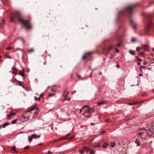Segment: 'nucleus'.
<instances>
[{"label":"nucleus","instance_id":"50","mask_svg":"<svg viewBox=\"0 0 154 154\" xmlns=\"http://www.w3.org/2000/svg\"><path fill=\"white\" fill-rule=\"evenodd\" d=\"M54 95V94H50L49 95V97H51Z\"/></svg>","mask_w":154,"mask_h":154},{"label":"nucleus","instance_id":"16","mask_svg":"<svg viewBox=\"0 0 154 154\" xmlns=\"http://www.w3.org/2000/svg\"><path fill=\"white\" fill-rule=\"evenodd\" d=\"M149 46L148 45H143L142 46V47L144 49L147 50V48Z\"/></svg>","mask_w":154,"mask_h":154},{"label":"nucleus","instance_id":"51","mask_svg":"<svg viewBox=\"0 0 154 154\" xmlns=\"http://www.w3.org/2000/svg\"><path fill=\"white\" fill-rule=\"evenodd\" d=\"M121 44L120 43H119L117 44V45L118 47H119L120 46Z\"/></svg>","mask_w":154,"mask_h":154},{"label":"nucleus","instance_id":"12","mask_svg":"<svg viewBox=\"0 0 154 154\" xmlns=\"http://www.w3.org/2000/svg\"><path fill=\"white\" fill-rule=\"evenodd\" d=\"M31 136L32 137V138H39L40 137V135H39L38 136H37L36 134H33L31 135Z\"/></svg>","mask_w":154,"mask_h":154},{"label":"nucleus","instance_id":"45","mask_svg":"<svg viewBox=\"0 0 154 154\" xmlns=\"http://www.w3.org/2000/svg\"><path fill=\"white\" fill-rule=\"evenodd\" d=\"M136 49L137 51H139L140 49V48L139 47H137L136 48Z\"/></svg>","mask_w":154,"mask_h":154},{"label":"nucleus","instance_id":"32","mask_svg":"<svg viewBox=\"0 0 154 154\" xmlns=\"http://www.w3.org/2000/svg\"><path fill=\"white\" fill-rule=\"evenodd\" d=\"M137 103V102H133L129 103L128 104L129 105H134L135 104Z\"/></svg>","mask_w":154,"mask_h":154},{"label":"nucleus","instance_id":"36","mask_svg":"<svg viewBox=\"0 0 154 154\" xmlns=\"http://www.w3.org/2000/svg\"><path fill=\"white\" fill-rule=\"evenodd\" d=\"M15 149L16 147H15V146H14L12 148V149L15 152H17V151L15 150Z\"/></svg>","mask_w":154,"mask_h":154},{"label":"nucleus","instance_id":"29","mask_svg":"<svg viewBox=\"0 0 154 154\" xmlns=\"http://www.w3.org/2000/svg\"><path fill=\"white\" fill-rule=\"evenodd\" d=\"M145 132H142L141 133H138L137 134L138 135H139L140 136H141L144 133H145Z\"/></svg>","mask_w":154,"mask_h":154},{"label":"nucleus","instance_id":"27","mask_svg":"<svg viewBox=\"0 0 154 154\" xmlns=\"http://www.w3.org/2000/svg\"><path fill=\"white\" fill-rule=\"evenodd\" d=\"M105 133V131L104 130H102L100 132V135H102L104 134Z\"/></svg>","mask_w":154,"mask_h":154},{"label":"nucleus","instance_id":"58","mask_svg":"<svg viewBox=\"0 0 154 154\" xmlns=\"http://www.w3.org/2000/svg\"><path fill=\"white\" fill-rule=\"evenodd\" d=\"M99 74H100V75H102V73H101V72H99Z\"/></svg>","mask_w":154,"mask_h":154},{"label":"nucleus","instance_id":"48","mask_svg":"<svg viewBox=\"0 0 154 154\" xmlns=\"http://www.w3.org/2000/svg\"><path fill=\"white\" fill-rule=\"evenodd\" d=\"M116 66L117 68H119V64L117 63V65H116Z\"/></svg>","mask_w":154,"mask_h":154},{"label":"nucleus","instance_id":"54","mask_svg":"<svg viewBox=\"0 0 154 154\" xmlns=\"http://www.w3.org/2000/svg\"><path fill=\"white\" fill-rule=\"evenodd\" d=\"M115 49L116 50V51L117 52H119V50L118 49H117L116 48H115Z\"/></svg>","mask_w":154,"mask_h":154},{"label":"nucleus","instance_id":"18","mask_svg":"<svg viewBox=\"0 0 154 154\" xmlns=\"http://www.w3.org/2000/svg\"><path fill=\"white\" fill-rule=\"evenodd\" d=\"M36 106H37V105H35V106H32V108L31 109L29 110V111H27V112H30L32 110H33L35 108V107Z\"/></svg>","mask_w":154,"mask_h":154},{"label":"nucleus","instance_id":"21","mask_svg":"<svg viewBox=\"0 0 154 154\" xmlns=\"http://www.w3.org/2000/svg\"><path fill=\"white\" fill-rule=\"evenodd\" d=\"M137 41V39L136 38L133 37L131 38V42L134 43L136 42Z\"/></svg>","mask_w":154,"mask_h":154},{"label":"nucleus","instance_id":"11","mask_svg":"<svg viewBox=\"0 0 154 154\" xmlns=\"http://www.w3.org/2000/svg\"><path fill=\"white\" fill-rule=\"evenodd\" d=\"M69 92L67 91H65L64 92L63 96L64 98H66Z\"/></svg>","mask_w":154,"mask_h":154},{"label":"nucleus","instance_id":"57","mask_svg":"<svg viewBox=\"0 0 154 154\" xmlns=\"http://www.w3.org/2000/svg\"><path fill=\"white\" fill-rule=\"evenodd\" d=\"M65 100H66V98H64V99L62 100V101L63 102Z\"/></svg>","mask_w":154,"mask_h":154},{"label":"nucleus","instance_id":"13","mask_svg":"<svg viewBox=\"0 0 154 154\" xmlns=\"http://www.w3.org/2000/svg\"><path fill=\"white\" fill-rule=\"evenodd\" d=\"M140 141L139 140L136 139L135 141V143L137 144V146H140Z\"/></svg>","mask_w":154,"mask_h":154},{"label":"nucleus","instance_id":"28","mask_svg":"<svg viewBox=\"0 0 154 154\" xmlns=\"http://www.w3.org/2000/svg\"><path fill=\"white\" fill-rule=\"evenodd\" d=\"M29 142H31L32 140V137L31 136L30 137L29 136Z\"/></svg>","mask_w":154,"mask_h":154},{"label":"nucleus","instance_id":"46","mask_svg":"<svg viewBox=\"0 0 154 154\" xmlns=\"http://www.w3.org/2000/svg\"><path fill=\"white\" fill-rule=\"evenodd\" d=\"M10 114L11 116H14L16 114L14 113H11Z\"/></svg>","mask_w":154,"mask_h":154},{"label":"nucleus","instance_id":"9","mask_svg":"<svg viewBox=\"0 0 154 154\" xmlns=\"http://www.w3.org/2000/svg\"><path fill=\"white\" fill-rule=\"evenodd\" d=\"M114 48V46L113 45H110L109 47L106 49H103L104 53H105V51H107L108 52H109V51L112 50L113 48Z\"/></svg>","mask_w":154,"mask_h":154},{"label":"nucleus","instance_id":"26","mask_svg":"<svg viewBox=\"0 0 154 154\" xmlns=\"http://www.w3.org/2000/svg\"><path fill=\"white\" fill-rule=\"evenodd\" d=\"M20 75L23 77L24 76V72H19Z\"/></svg>","mask_w":154,"mask_h":154},{"label":"nucleus","instance_id":"15","mask_svg":"<svg viewBox=\"0 0 154 154\" xmlns=\"http://www.w3.org/2000/svg\"><path fill=\"white\" fill-rule=\"evenodd\" d=\"M106 103V101L105 100H103L102 101H100L98 102V105L100 106L101 105H103L105 104Z\"/></svg>","mask_w":154,"mask_h":154},{"label":"nucleus","instance_id":"62","mask_svg":"<svg viewBox=\"0 0 154 154\" xmlns=\"http://www.w3.org/2000/svg\"><path fill=\"white\" fill-rule=\"evenodd\" d=\"M113 57V56H112V57H110V58H112Z\"/></svg>","mask_w":154,"mask_h":154},{"label":"nucleus","instance_id":"37","mask_svg":"<svg viewBox=\"0 0 154 154\" xmlns=\"http://www.w3.org/2000/svg\"><path fill=\"white\" fill-rule=\"evenodd\" d=\"M145 68V67L144 66H141L140 67V71L142 72V70H141L142 68Z\"/></svg>","mask_w":154,"mask_h":154},{"label":"nucleus","instance_id":"31","mask_svg":"<svg viewBox=\"0 0 154 154\" xmlns=\"http://www.w3.org/2000/svg\"><path fill=\"white\" fill-rule=\"evenodd\" d=\"M17 121V119H14L11 122L12 124H15Z\"/></svg>","mask_w":154,"mask_h":154},{"label":"nucleus","instance_id":"53","mask_svg":"<svg viewBox=\"0 0 154 154\" xmlns=\"http://www.w3.org/2000/svg\"><path fill=\"white\" fill-rule=\"evenodd\" d=\"M11 116H10L9 115H7V117H8V118H10L11 117Z\"/></svg>","mask_w":154,"mask_h":154},{"label":"nucleus","instance_id":"6","mask_svg":"<svg viewBox=\"0 0 154 154\" xmlns=\"http://www.w3.org/2000/svg\"><path fill=\"white\" fill-rule=\"evenodd\" d=\"M92 53V52H90L86 53L82 57V59L84 60H87L90 57L91 54Z\"/></svg>","mask_w":154,"mask_h":154},{"label":"nucleus","instance_id":"44","mask_svg":"<svg viewBox=\"0 0 154 154\" xmlns=\"http://www.w3.org/2000/svg\"><path fill=\"white\" fill-rule=\"evenodd\" d=\"M140 55H142L143 56L144 54V53L143 52H140Z\"/></svg>","mask_w":154,"mask_h":154},{"label":"nucleus","instance_id":"56","mask_svg":"<svg viewBox=\"0 0 154 154\" xmlns=\"http://www.w3.org/2000/svg\"><path fill=\"white\" fill-rule=\"evenodd\" d=\"M51 153V151H49L48 152V154H50Z\"/></svg>","mask_w":154,"mask_h":154},{"label":"nucleus","instance_id":"33","mask_svg":"<svg viewBox=\"0 0 154 154\" xmlns=\"http://www.w3.org/2000/svg\"><path fill=\"white\" fill-rule=\"evenodd\" d=\"M12 69L13 71V73L14 72V71H17V69L15 67H14L12 68Z\"/></svg>","mask_w":154,"mask_h":154},{"label":"nucleus","instance_id":"10","mask_svg":"<svg viewBox=\"0 0 154 154\" xmlns=\"http://www.w3.org/2000/svg\"><path fill=\"white\" fill-rule=\"evenodd\" d=\"M140 130H143L144 131H145V132L146 133L147 135H149L150 136L152 135V134H150L151 132H150V131H149V129H148V130H146L144 128H141Z\"/></svg>","mask_w":154,"mask_h":154},{"label":"nucleus","instance_id":"42","mask_svg":"<svg viewBox=\"0 0 154 154\" xmlns=\"http://www.w3.org/2000/svg\"><path fill=\"white\" fill-rule=\"evenodd\" d=\"M44 95V94L43 93H42L40 95V96L39 97H40V98L41 97H43V95Z\"/></svg>","mask_w":154,"mask_h":154},{"label":"nucleus","instance_id":"64","mask_svg":"<svg viewBox=\"0 0 154 154\" xmlns=\"http://www.w3.org/2000/svg\"><path fill=\"white\" fill-rule=\"evenodd\" d=\"M93 123H91V125H93Z\"/></svg>","mask_w":154,"mask_h":154},{"label":"nucleus","instance_id":"40","mask_svg":"<svg viewBox=\"0 0 154 154\" xmlns=\"http://www.w3.org/2000/svg\"><path fill=\"white\" fill-rule=\"evenodd\" d=\"M153 3V2L152 1H151L150 2L149 5L147 6V7H149L150 5H152Z\"/></svg>","mask_w":154,"mask_h":154},{"label":"nucleus","instance_id":"3","mask_svg":"<svg viewBox=\"0 0 154 154\" xmlns=\"http://www.w3.org/2000/svg\"><path fill=\"white\" fill-rule=\"evenodd\" d=\"M136 4H132L128 5L125 9L121 10L119 12V14H124L125 13H128L129 15L132 14L136 6Z\"/></svg>","mask_w":154,"mask_h":154},{"label":"nucleus","instance_id":"39","mask_svg":"<svg viewBox=\"0 0 154 154\" xmlns=\"http://www.w3.org/2000/svg\"><path fill=\"white\" fill-rule=\"evenodd\" d=\"M95 146L96 147H100V146L99 144H97L95 145Z\"/></svg>","mask_w":154,"mask_h":154},{"label":"nucleus","instance_id":"47","mask_svg":"<svg viewBox=\"0 0 154 154\" xmlns=\"http://www.w3.org/2000/svg\"><path fill=\"white\" fill-rule=\"evenodd\" d=\"M147 63H148L147 62L145 61L143 63V64L144 65H146L147 64Z\"/></svg>","mask_w":154,"mask_h":154},{"label":"nucleus","instance_id":"20","mask_svg":"<svg viewBox=\"0 0 154 154\" xmlns=\"http://www.w3.org/2000/svg\"><path fill=\"white\" fill-rule=\"evenodd\" d=\"M6 58H8V59H11L12 58L11 57L10 55H9L8 54H4Z\"/></svg>","mask_w":154,"mask_h":154},{"label":"nucleus","instance_id":"35","mask_svg":"<svg viewBox=\"0 0 154 154\" xmlns=\"http://www.w3.org/2000/svg\"><path fill=\"white\" fill-rule=\"evenodd\" d=\"M35 100H39L40 99L39 97H37L35 96Z\"/></svg>","mask_w":154,"mask_h":154},{"label":"nucleus","instance_id":"1","mask_svg":"<svg viewBox=\"0 0 154 154\" xmlns=\"http://www.w3.org/2000/svg\"><path fill=\"white\" fill-rule=\"evenodd\" d=\"M10 18V21L13 22L14 19H17L18 21L24 26L27 29H31V27L29 20L23 19L22 15L18 12H16L14 15H12Z\"/></svg>","mask_w":154,"mask_h":154},{"label":"nucleus","instance_id":"34","mask_svg":"<svg viewBox=\"0 0 154 154\" xmlns=\"http://www.w3.org/2000/svg\"><path fill=\"white\" fill-rule=\"evenodd\" d=\"M19 40H20V41H21L22 42V43H23V45H24V43H25V42H24V40H23V39L22 38H20L19 39Z\"/></svg>","mask_w":154,"mask_h":154},{"label":"nucleus","instance_id":"61","mask_svg":"<svg viewBox=\"0 0 154 154\" xmlns=\"http://www.w3.org/2000/svg\"><path fill=\"white\" fill-rule=\"evenodd\" d=\"M139 75L140 76H141L142 75V74H140V75Z\"/></svg>","mask_w":154,"mask_h":154},{"label":"nucleus","instance_id":"7","mask_svg":"<svg viewBox=\"0 0 154 154\" xmlns=\"http://www.w3.org/2000/svg\"><path fill=\"white\" fill-rule=\"evenodd\" d=\"M83 149L84 150H86L87 152L90 151V154H95V150H92L90 148L87 146H85L83 148Z\"/></svg>","mask_w":154,"mask_h":154},{"label":"nucleus","instance_id":"60","mask_svg":"<svg viewBox=\"0 0 154 154\" xmlns=\"http://www.w3.org/2000/svg\"><path fill=\"white\" fill-rule=\"evenodd\" d=\"M84 109L85 110V111H86V110L87 109V107H86L85 108V109Z\"/></svg>","mask_w":154,"mask_h":154},{"label":"nucleus","instance_id":"19","mask_svg":"<svg viewBox=\"0 0 154 154\" xmlns=\"http://www.w3.org/2000/svg\"><path fill=\"white\" fill-rule=\"evenodd\" d=\"M9 124V122H6L2 125V126L3 128H5Z\"/></svg>","mask_w":154,"mask_h":154},{"label":"nucleus","instance_id":"52","mask_svg":"<svg viewBox=\"0 0 154 154\" xmlns=\"http://www.w3.org/2000/svg\"><path fill=\"white\" fill-rule=\"evenodd\" d=\"M11 47H8L7 48V49H8V50H9V49H11Z\"/></svg>","mask_w":154,"mask_h":154},{"label":"nucleus","instance_id":"2","mask_svg":"<svg viewBox=\"0 0 154 154\" xmlns=\"http://www.w3.org/2000/svg\"><path fill=\"white\" fill-rule=\"evenodd\" d=\"M146 20L145 23L146 29L144 31V33L147 35L149 28L152 26V21L151 16L150 14H147L146 16Z\"/></svg>","mask_w":154,"mask_h":154},{"label":"nucleus","instance_id":"24","mask_svg":"<svg viewBox=\"0 0 154 154\" xmlns=\"http://www.w3.org/2000/svg\"><path fill=\"white\" fill-rule=\"evenodd\" d=\"M111 147H114L115 146V143L114 142H111Z\"/></svg>","mask_w":154,"mask_h":154},{"label":"nucleus","instance_id":"14","mask_svg":"<svg viewBox=\"0 0 154 154\" xmlns=\"http://www.w3.org/2000/svg\"><path fill=\"white\" fill-rule=\"evenodd\" d=\"M108 143L107 142H105L103 145L102 147L103 148L106 149L108 147Z\"/></svg>","mask_w":154,"mask_h":154},{"label":"nucleus","instance_id":"25","mask_svg":"<svg viewBox=\"0 0 154 154\" xmlns=\"http://www.w3.org/2000/svg\"><path fill=\"white\" fill-rule=\"evenodd\" d=\"M149 130L150 131L151 133H153V131H154V128H151L149 129Z\"/></svg>","mask_w":154,"mask_h":154},{"label":"nucleus","instance_id":"49","mask_svg":"<svg viewBox=\"0 0 154 154\" xmlns=\"http://www.w3.org/2000/svg\"><path fill=\"white\" fill-rule=\"evenodd\" d=\"M70 100V98L69 97H68L67 98H66V100H67L68 101H69Z\"/></svg>","mask_w":154,"mask_h":154},{"label":"nucleus","instance_id":"5","mask_svg":"<svg viewBox=\"0 0 154 154\" xmlns=\"http://www.w3.org/2000/svg\"><path fill=\"white\" fill-rule=\"evenodd\" d=\"M70 135V134H68L67 135H66L65 136H64L62 138H60L59 139H56L54 140V143L56 142H58L60 140H64L66 139H69V140H71L74 138V136H73L70 137H69V138H66V137L69 136Z\"/></svg>","mask_w":154,"mask_h":154},{"label":"nucleus","instance_id":"55","mask_svg":"<svg viewBox=\"0 0 154 154\" xmlns=\"http://www.w3.org/2000/svg\"><path fill=\"white\" fill-rule=\"evenodd\" d=\"M78 77L79 78H81V76L80 75H78Z\"/></svg>","mask_w":154,"mask_h":154},{"label":"nucleus","instance_id":"22","mask_svg":"<svg viewBox=\"0 0 154 154\" xmlns=\"http://www.w3.org/2000/svg\"><path fill=\"white\" fill-rule=\"evenodd\" d=\"M129 53L131 55H135L134 51L130 50L129 51Z\"/></svg>","mask_w":154,"mask_h":154},{"label":"nucleus","instance_id":"8","mask_svg":"<svg viewBox=\"0 0 154 154\" xmlns=\"http://www.w3.org/2000/svg\"><path fill=\"white\" fill-rule=\"evenodd\" d=\"M130 22L132 27L134 29H135L136 28L137 25L135 21L133 20H131Z\"/></svg>","mask_w":154,"mask_h":154},{"label":"nucleus","instance_id":"43","mask_svg":"<svg viewBox=\"0 0 154 154\" xmlns=\"http://www.w3.org/2000/svg\"><path fill=\"white\" fill-rule=\"evenodd\" d=\"M29 146H26L24 148L25 149L27 150L29 149Z\"/></svg>","mask_w":154,"mask_h":154},{"label":"nucleus","instance_id":"59","mask_svg":"<svg viewBox=\"0 0 154 154\" xmlns=\"http://www.w3.org/2000/svg\"><path fill=\"white\" fill-rule=\"evenodd\" d=\"M137 64L138 65H140V63H138Z\"/></svg>","mask_w":154,"mask_h":154},{"label":"nucleus","instance_id":"41","mask_svg":"<svg viewBox=\"0 0 154 154\" xmlns=\"http://www.w3.org/2000/svg\"><path fill=\"white\" fill-rule=\"evenodd\" d=\"M84 149L83 150H80L79 151V152H80V154H83V152H84Z\"/></svg>","mask_w":154,"mask_h":154},{"label":"nucleus","instance_id":"38","mask_svg":"<svg viewBox=\"0 0 154 154\" xmlns=\"http://www.w3.org/2000/svg\"><path fill=\"white\" fill-rule=\"evenodd\" d=\"M22 83L21 82L19 81L18 82V84L19 86H21L22 85Z\"/></svg>","mask_w":154,"mask_h":154},{"label":"nucleus","instance_id":"4","mask_svg":"<svg viewBox=\"0 0 154 154\" xmlns=\"http://www.w3.org/2000/svg\"><path fill=\"white\" fill-rule=\"evenodd\" d=\"M86 107L87 108V109L86 110V111H85L84 112V115H85L86 113H91V112L93 110V109L91 108L89 106L87 105L85 106L82 109H80V112L81 113L82 110H83L84 109H85Z\"/></svg>","mask_w":154,"mask_h":154},{"label":"nucleus","instance_id":"30","mask_svg":"<svg viewBox=\"0 0 154 154\" xmlns=\"http://www.w3.org/2000/svg\"><path fill=\"white\" fill-rule=\"evenodd\" d=\"M135 58L137 59V60L138 61H140L141 60L140 58L138 57L137 56H135Z\"/></svg>","mask_w":154,"mask_h":154},{"label":"nucleus","instance_id":"23","mask_svg":"<svg viewBox=\"0 0 154 154\" xmlns=\"http://www.w3.org/2000/svg\"><path fill=\"white\" fill-rule=\"evenodd\" d=\"M34 50L33 49H31L28 50L27 52L29 53H31L34 52Z\"/></svg>","mask_w":154,"mask_h":154},{"label":"nucleus","instance_id":"63","mask_svg":"<svg viewBox=\"0 0 154 154\" xmlns=\"http://www.w3.org/2000/svg\"><path fill=\"white\" fill-rule=\"evenodd\" d=\"M141 139H142V140H143V137H141Z\"/></svg>","mask_w":154,"mask_h":154},{"label":"nucleus","instance_id":"17","mask_svg":"<svg viewBox=\"0 0 154 154\" xmlns=\"http://www.w3.org/2000/svg\"><path fill=\"white\" fill-rule=\"evenodd\" d=\"M23 119L25 120V121H28L29 119V116L26 117H25L24 116H23Z\"/></svg>","mask_w":154,"mask_h":154}]
</instances>
